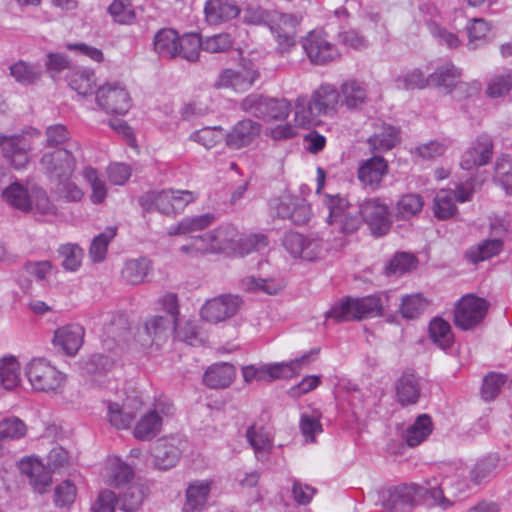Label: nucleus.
<instances>
[{"instance_id": "nucleus-17", "label": "nucleus", "mask_w": 512, "mask_h": 512, "mask_svg": "<svg viewBox=\"0 0 512 512\" xmlns=\"http://www.w3.org/2000/svg\"><path fill=\"white\" fill-rule=\"evenodd\" d=\"M302 47L309 60L314 64H326L339 57L336 46L330 43L321 31H311L303 39Z\"/></svg>"}, {"instance_id": "nucleus-45", "label": "nucleus", "mask_w": 512, "mask_h": 512, "mask_svg": "<svg viewBox=\"0 0 512 512\" xmlns=\"http://www.w3.org/2000/svg\"><path fill=\"white\" fill-rule=\"evenodd\" d=\"M116 228L108 227L104 232L94 237L89 248V256L94 263H100L105 260L108 245L116 236Z\"/></svg>"}, {"instance_id": "nucleus-26", "label": "nucleus", "mask_w": 512, "mask_h": 512, "mask_svg": "<svg viewBox=\"0 0 512 512\" xmlns=\"http://www.w3.org/2000/svg\"><path fill=\"white\" fill-rule=\"evenodd\" d=\"M84 329L78 324L63 326L55 331L53 342L67 355L73 356L83 344Z\"/></svg>"}, {"instance_id": "nucleus-64", "label": "nucleus", "mask_w": 512, "mask_h": 512, "mask_svg": "<svg viewBox=\"0 0 512 512\" xmlns=\"http://www.w3.org/2000/svg\"><path fill=\"white\" fill-rule=\"evenodd\" d=\"M25 423L16 417L6 418L0 422V440L18 439L26 434Z\"/></svg>"}, {"instance_id": "nucleus-48", "label": "nucleus", "mask_w": 512, "mask_h": 512, "mask_svg": "<svg viewBox=\"0 0 512 512\" xmlns=\"http://www.w3.org/2000/svg\"><path fill=\"white\" fill-rule=\"evenodd\" d=\"M417 259L413 254L400 252L389 261L385 267L387 276H401L416 268Z\"/></svg>"}, {"instance_id": "nucleus-20", "label": "nucleus", "mask_w": 512, "mask_h": 512, "mask_svg": "<svg viewBox=\"0 0 512 512\" xmlns=\"http://www.w3.org/2000/svg\"><path fill=\"white\" fill-rule=\"evenodd\" d=\"M493 156V141L487 134L479 135L464 152L460 165L464 170L487 165Z\"/></svg>"}, {"instance_id": "nucleus-8", "label": "nucleus", "mask_w": 512, "mask_h": 512, "mask_svg": "<svg viewBox=\"0 0 512 512\" xmlns=\"http://www.w3.org/2000/svg\"><path fill=\"white\" fill-rule=\"evenodd\" d=\"M25 375L33 389L39 392H56L65 381L64 375L44 358L29 361Z\"/></svg>"}, {"instance_id": "nucleus-4", "label": "nucleus", "mask_w": 512, "mask_h": 512, "mask_svg": "<svg viewBox=\"0 0 512 512\" xmlns=\"http://www.w3.org/2000/svg\"><path fill=\"white\" fill-rule=\"evenodd\" d=\"M324 204L329 211L327 223L343 234L353 233L361 224L359 207L353 206L345 198L337 195L326 194Z\"/></svg>"}, {"instance_id": "nucleus-52", "label": "nucleus", "mask_w": 512, "mask_h": 512, "mask_svg": "<svg viewBox=\"0 0 512 512\" xmlns=\"http://www.w3.org/2000/svg\"><path fill=\"white\" fill-rule=\"evenodd\" d=\"M144 498V487L139 484H132L121 494L118 504L124 512H134L142 505Z\"/></svg>"}, {"instance_id": "nucleus-27", "label": "nucleus", "mask_w": 512, "mask_h": 512, "mask_svg": "<svg viewBox=\"0 0 512 512\" xmlns=\"http://www.w3.org/2000/svg\"><path fill=\"white\" fill-rule=\"evenodd\" d=\"M240 11L234 0H207L204 7L206 20L214 25L236 18Z\"/></svg>"}, {"instance_id": "nucleus-56", "label": "nucleus", "mask_w": 512, "mask_h": 512, "mask_svg": "<svg viewBox=\"0 0 512 512\" xmlns=\"http://www.w3.org/2000/svg\"><path fill=\"white\" fill-rule=\"evenodd\" d=\"M423 205V198L419 194L403 195L396 204L397 215L402 219H409L420 213Z\"/></svg>"}, {"instance_id": "nucleus-9", "label": "nucleus", "mask_w": 512, "mask_h": 512, "mask_svg": "<svg viewBox=\"0 0 512 512\" xmlns=\"http://www.w3.org/2000/svg\"><path fill=\"white\" fill-rule=\"evenodd\" d=\"M427 487L417 484H402L387 490L382 496V504L389 512L409 511L420 499L429 505Z\"/></svg>"}, {"instance_id": "nucleus-34", "label": "nucleus", "mask_w": 512, "mask_h": 512, "mask_svg": "<svg viewBox=\"0 0 512 512\" xmlns=\"http://www.w3.org/2000/svg\"><path fill=\"white\" fill-rule=\"evenodd\" d=\"M152 270L151 261L147 258L130 259L125 262L122 270V279L130 285H139Z\"/></svg>"}, {"instance_id": "nucleus-55", "label": "nucleus", "mask_w": 512, "mask_h": 512, "mask_svg": "<svg viewBox=\"0 0 512 512\" xmlns=\"http://www.w3.org/2000/svg\"><path fill=\"white\" fill-rule=\"evenodd\" d=\"M494 181L507 194L512 195V164L508 155H502L495 163Z\"/></svg>"}, {"instance_id": "nucleus-36", "label": "nucleus", "mask_w": 512, "mask_h": 512, "mask_svg": "<svg viewBox=\"0 0 512 512\" xmlns=\"http://www.w3.org/2000/svg\"><path fill=\"white\" fill-rule=\"evenodd\" d=\"M433 424L431 417L427 414L418 416L415 422L407 428L404 434L405 441L409 447H416L425 441L432 433Z\"/></svg>"}, {"instance_id": "nucleus-54", "label": "nucleus", "mask_w": 512, "mask_h": 512, "mask_svg": "<svg viewBox=\"0 0 512 512\" xmlns=\"http://www.w3.org/2000/svg\"><path fill=\"white\" fill-rule=\"evenodd\" d=\"M0 382L5 389H13L20 382V365L16 358H4L0 362Z\"/></svg>"}, {"instance_id": "nucleus-32", "label": "nucleus", "mask_w": 512, "mask_h": 512, "mask_svg": "<svg viewBox=\"0 0 512 512\" xmlns=\"http://www.w3.org/2000/svg\"><path fill=\"white\" fill-rule=\"evenodd\" d=\"M21 471L29 477L30 484L34 490L43 494L47 487L51 484V475L45 470L43 465L38 461H22L20 464Z\"/></svg>"}, {"instance_id": "nucleus-6", "label": "nucleus", "mask_w": 512, "mask_h": 512, "mask_svg": "<svg viewBox=\"0 0 512 512\" xmlns=\"http://www.w3.org/2000/svg\"><path fill=\"white\" fill-rule=\"evenodd\" d=\"M174 411V405L168 399L156 400L136 422L133 436L140 441L152 440L161 432L164 419L173 416Z\"/></svg>"}, {"instance_id": "nucleus-49", "label": "nucleus", "mask_w": 512, "mask_h": 512, "mask_svg": "<svg viewBox=\"0 0 512 512\" xmlns=\"http://www.w3.org/2000/svg\"><path fill=\"white\" fill-rule=\"evenodd\" d=\"M70 87L79 95L86 96L92 94L95 88L94 73L87 70H75L68 76Z\"/></svg>"}, {"instance_id": "nucleus-61", "label": "nucleus", "mask_w": 512, "mask_h": 512, "mask_svg": "<svg viewBox=\"0 0 512 512\" xmlns=\"http://www.w3.org/2000/svg\"><path fill=\"white\" fill-rule=\"evenodd\" d=\"M59 254L63 258L62 266L65 270L76 271L82 261L83 250L76 244H65L59 248Z\"/></svg>"}, {"instance_id": "nucleus-31", "label": "nucleus", "mask_w": 512, "mask_h": 512, "mask_svg": "<svg viewBox=\"0 0 512 512\" xmlns=\"http://www.w3.org/2000/svg\"><path fill=\"white\" fill-rule=\"evenodd\" d=\"M235 377V368L228 363L215 364L209 367L203 377L204 383L213 389L228 387Z\"/></svg>"}, {"instance_id": "nucleus-29", "label": "nucleus", "mask_w": 512, "mask_h": 512, "mask_svg": "<svg viewBox=\"0 0 512 512\" xmlns=\"http://www.w3.org/2000/svg\"><path fill=\"white\" fill-rule=\"evenodd\" d=\"M211 491L210 481H195L186 490V501L182 512H202Z\"/></svg>"}, {"instance_id": "nucleus-22", "label": "nucleus", "mask_w": 512, "mask_h": 512, "mask_svg": "<svg viewBox=\"0 0 512 512\" xmlns=\"http://www.w3.org/2000/svg\"><path fill=\"white\" fill-rule=\"evenodd\" d=\"M461 71L451 63H446L439 67L429 76L430 82L437 86L452 87L459 85L460 89L467 91L468 95H472L480 91L481 84L478 81L472 83L459 82Z\"/></svg>"}, {"instance_id": "nucleus-51", "label": "nucleus", "mask_w": 512, "mask_h": 512, "mask_svg": "<svg viewBox=\"0 0 512 512\" xmlns=\"http://www.w3.org/2000/svg\"><path fill=\"white\" fill-rule=\"evenodd\" d=\"M427 306L428 302L421 294L406 295L401 300L399 312L403 318L416 319Z\"/></svg>"}, {"instance_id": "nucleus-53", "label": "nucleus", "mask_w": 512, "mask_h": 512, "mask_svg": "<svg viewBox=\"0 0 512 512\" xmlns=\"http://www.w3.org/2000/svg\"><path fill=\"white\" fill-rule=\"evenodd\" d=\"M341 93L344 97V103L349 109L358 108L367 98L365 88L355 80L343 83L341 86Z\"/></svg>"}, {"instance_id": "nucleus-14", "label": "nucleus", "mask_w": 512, "mask_h": 512, "mask_svg": "<svg viewBox=\"0 0 512 512\" xmlns=\"http://www.w3.org/2000/svg\"><path fill=\"white\" fill-rule=\"evenodd\" d=\"M186 444V441L179 436L158 439L151 450L154 467L159 470H168L174 467L186 448Z\"/></svg>"}, {"instance_id": "nucleus-39", "label": "nucleus", "mask_w": 512, "mask_h": 512, "mask_svg": "<svg viewBox=\"0 0 512 512\" xmlns=\"http://www.w3.org/2000/svg\"><path fill=\"white\" fill-rule=\"evenodd\" d=\"M285 287L281 280L276 279H263L254 276H248L241 280V288L250 293H265L274 295L280 292Z\"/></svg>"}, {"instance_id": "nucleus-1", "label": "nucleus", "mask_w": 512, "mask_h": 512, "mask_svg": "<svg viewBox=\"0 0 512 512\" xmlns=\"http://www.w3.org/2000/svg\"><path fill=\"white\" fill-rule=\"evenodd\" d=\"M340 101V93L329 84L321 85L310 99L298 97L295 105V122L298 126L306 127L316 122L322 115L335 113Z\"/></svg>"}, {"instance_id": "nucleus-58", "label": "nucleus", "mask_w": 512, "mask_h": 512, "mask_svg": "<svg viewBox=\"0 0 512 512\" xmlns=\"http://www.w3.org/2000/svg\"><path fill=\"white\" fill-rule=\"evenodd\" d=\"M265 110L262 119L283 120L288 117L291 105L286 99H275L266 97Z\"/></svg>"}, {"instance_id": "nucleus-33", "label": "nucleus", "mask_w": 512, "mask_h": 512, "mask_svg": "<svg viewBox=\"0 0 512 512\" xmlns=\"http://www.w3.org/2000/svg\"><path fill=\"white\" fill-rule=\"evenodd\" d=\"M214 221L215 216L212 213L185 217L177 224L170 226L167 233L170 236L189 234L209 227Z\"/></svg>"}, {"instance_id": "nucleus-18", "label": "nucleus", "mask_w": 512, "mask_h": 512, "mask_svg": "<svg viewBox=\"0 0 512 512\" xmlns=\"http://www.w3.org/2000/svg\"><path fill=\"white\" fill-rule=\"evenodd\" d=\"M312 354L313 352H309L289 362L259 365L257 366L256 381L272 382L281 378L293 377L300 372L304 364L309 362Z\"/></svg>"}, {"instance_id": "nucleus-43", "label": "nucleus", "mask_w": 512, "mask_h": 512, "mask_svg": "<svg viewBox=\"0 0 512 512\" xmlns=\"http://www.w3.org/2000/svg\"><path fill=\"white\" fill-rule=\"evenodd\" d=\"M512 90V71L496 73L487 82L486 95L489 98H501Z\"/></svg>"}, {"instance_id": "nucleus-2", "label": "nucleus", "mask_w": 512, "mask_h": 512, "mask_svg": "<svg viewBox=\"0 0 512 512\" xmlns=\"http://www.w3.org/2000/svg\"><path fill=\"white\" fill-rule=\"evenodd\" d=\"M439 486L428 483L427 497L429 506H438L448 509L454 505L457 498L465 495L470 489V479L466 477L467 470L463 466L447 465Z\"/></svg>"}, {"instance_id": "nucleus-7", "label": "nucleus", "mask_w": 512, "mask_h": 512, "mask_svg": "<svg viewBox=\"0 0 512 512\" xmlns=\"http://www.w3.org/2000/svg\"><path fill=\"white\" fill-rule=\"evenodd\" d=\"M175 319L163 315L148 316L138 328L134 341L141 349L161 346L174 333Z\"/></svg>"}, {"instance_id": "nucleus-21", "label": "nucleus", "mask_w": 512, "mask_h": 512, "mask_svg": "<svg viewBox=\"0 0 512 512\" xmlns=\"http://www.w3.org/2000/svg\"><path fill=\"white\" fill-rule=\"evenodd\" d=\"M3 157L17 170L23 169L29 162L30 141L23 135H5L0 145Z\"/></svg>"}, {"instance_id": "nucleus-60", "label": "nucleus", "mask_w": 512, "mask_h": 512, "mask_svg": "<svg viewBox=\"0 0 512 512\" xmlns=\"http://www.w3.org/2000/svg\"><path fill=\"white\" fill-rule=\"evenodd\" d=\"M83 176L89 182L92 189L91 201L94 204L102 203L107 196V189L105 182L99 178L97 170L92 167H86L83 170Z\"/></svg>"}, {"instance_id": "nucleus-5", "label": "nucleus", "mask_w": 512, "mask_h": 512, "mask_svg": "<svg viewBox=\"0 0 512 512\" xmlns=\"http://www.w3.org/2000/svg\"><path fill=\"white\" fill-rule=\"evenodd\" d=\"M258 21H265L274 35L278 49L288 52L295 46L296 27L302 21V17L296 14L280 13L278 11H262Z\"/></svg>"}, {"instance_id": "nucleus-47", "label": "nucleus", "mask_w": 512, "mask_h": 512, "mask_svg": "<svg viewBox=\"0 0 512 512\" xmlns=\"http://www.w3.org/2000/svg\"><path fill=\"white\" fill-rule=\"evenodd\" d=\"M453 190H441L434 199V215L436 218L446 220L455 215L457 207L454 203Z\"/></svg>"}, {"instance_id": "nucleus-28", "label": "nucleus", "mask_w": 512, "mask_h": 512, "mask_svg": "<svg viewBox=\"0 0 512 512\" xmlns=\"http://www.w3.org/2000/svg\"><path fill=\"white\" fill-rule=\"evenodd\" d=\"M375 131L368 138L372 152H385L391 150L400 141L399 130L394 126L382 122L374 124Z\"/></svg>"}, {"instance_id": "nucleus-38", "label": "nucleus", "mask_w": 512, "mask_h": 512, "mask_svg": "<svg viewBox=\"0 0 512 512\" xmlns=\"http://www.w3.org/2000/svg\"><path fill=\"white\" fill-rule=\"evenodd\" d=\"M2 197L8 205L20 211L28 212L31 208V196L27 188L19 182H14L6 187L2 192Z\"/></svg>"}, {"instance_id": "nucleus-11", "label": "nucleus", "mask_w": 512, "mask_h": 512, "mask_svg": "<svg viewBox=\"0 0 512 512\" xmlns=\"http://www.w3.org/2000/svg\"><path fill=\"white\" fill-rule=\"evenodd\" d=\"M40 164L45 174L59 185L70 179L73 175L76 162L67 149H58L50 153H45L40 160Z\"/></svg>"}, {"instance_id": "nucleus-23", "label": "nucleus", "mask_w": 512, "mask_h": 512, "mask_svg": "<svg viewBox=\"0 0 512 512\" xmlns=\"http://www.w3.org/2000/svg\"><path fill=\"white\" fill-rule=\"evenodd\" d=\"M388 171L387 161L382 156H373L359 166L358 179L363 185L376 190L380 187Z\"/></svg>"}, {"instance_id": "nucleus-25", "label": "nucleus", "mask_w": 512, "mask_h": 512, "mask_svg": "<svg viewBox=\"0 0 512 512\" xmlns=\"http://www.w3.org/2000/svg\"><path fill=\"white\" fill-rule=\"evenodd\" d=\"M502 469L501 459L498 454H488L479 458L469 470L470 482L481 485L495 477Z\"/></svg>"}, {"instance_id": "nucleus-10", "label": "nucleus", "mask_w": 512, "mask_h": 512, "mask_svg": "<svg viewBox=\"0 0 512 512\" xmlns=\"http://www.w3.org/2000/svg\"><path fill=\"white\" fill-rule=\"evenodd\" d=\"M489 302L474 294L464 295L457 303L454 312V324L462 330H470L485 318Z\"/></svg>"}, {"instance_id": "nucleus-35", "label": "nucleus", "mask_w": 512, "mask_h": 512, "mask_svg": "<svg viewBox=\"0 0 512 512\" xmlns=\"http://www.w3.org/2000/svg\"><path fill=\"white\" fill-rule=\"evenodd\" d=\"M178 33L170 28L159 30L153 40L154 51L163 58L177 57Z\"/></svg>"}, {"instance_id": "nucleus-42", "label": "nucleus", "mask_w": 512, "mask_h": 512, "mask_svg": "<svg viewBox=\"0 0 512 512\" xmlns=\"http://www.w3.org/2000/svg\"><path fill=\"white\" fill-rule=\"evenodd\" d=\"M429 336L433 343L443 350L450 348L453 343L451 326L440 317H435L430 321Z\"/></svg>"}, {"instance_id": "nucleus-15", "label": "nucleus", "mask_w": 512, "mask_h": 512, "mask_svg": "<svg viewBox=\"0 0 512 512\" xmlns=\"http://www.w3.org/2000/svg\"><path fill=\"white\" fill-rule=\"evenodd\" d=\"M97 104L107 113L125 114L131 107V98L119 82L106 83L96 92Z\"/></svg>"}, {"instance_id": "nucleus-19", "label": "nucleus", "mask_w": 512, "mask_h": 512, "mask_svg": "<svg viewBox=\"0 0 512 512\" xmlns=\"http://www.w3.org/2000/svg\"><path fill=\"white\" fill-rule=\"evenodd\" d=\"M262 125L251 119L238 121L225 135L226 146L231 150H240L250 146L259 138Z\"/></svg>"}, {"instance_id": "nucleus-50", "label": "nucleus", "mask_w": 512, "mask_h": 512, "mask_svg": "<svg viewBox=\"0 0 512 512\" xmlns=\"http://www.w3.org/2000/svg\"><path fill=\"white\" fill-rule=\"evenodd\" d=\"M503 249V241L500 239H488L477 247L467 252V257L474 263L485 261L498 255Z\"/></svg>"}, {"instance_id": "nucleus-40", "label": "nucleus", "mask_w": 512, "mask_h": 512, "mask_svg": "<svg viewBox=\"0 0 512 512\" xmlns=\"http://www.w3.org/2000/svg\"><path fill=\"white\" fill-rule=\"evenodd\" d=\"M237 237V229L233 225L226 224L210 231L209 239L212 241L213 245L211 247L214 253H216L227 249H234Z\"/></svg>"}, {"instance_id": "nucleus-12", "label": "nucleus", "mask_w": 512, "mask_h": 512, "mask_svg": "<svg viewBox=\"0 0 512 512\" xmlns=\"http://www.w3.org/2000/svg\"><path fill=\"white\" fill-rule=\"evenodd\" d=\"M360 215L375 236L387 234L392 221L389 207L379 198H369L359 206Z\"/></svg>"}, {"instance_id": "nucleus-37", "label": "nucleus", "mask_w": 512, "mask_h": 512, "mask_svg": "<svg viewBox=\"0 0 512 512\" xmlns=\"http://www.w3.org/2000/svg\"><path fill=\"white\" fill-rule=\"evenodd\" d=\"M9 70L14 80L24 86L36 84L42 77V70L39 65L23 60L13 63Z\"/></svg>"}, {"instance_id": "nucleus-13", "label": "nucleus", "mask_w": 512, "mask_h": 512, "mask_svg": "<svg viewBox=\"0 0 512 512\" xmlns=\"http://www.w3.org/2000/svg\"><path fill=\"white\" fill-rule=\"evenodd\" d=\"M242 304L243 300L239 295L222 294L207 300L200 314L208 322L219 323L235 316Z\"/></svg>"}, {"instance_id": "nucleus-3", "label": "nucleus", "mask_w": 512, "mask_h": 512, "mask_svg": "<svg viewBox=\"0 0 512 512\" xmlns=\"http://www.w3.org/2000/svg\"><path fill=\"white\" fill-rule=\"evenodd\" d=\"M383 308L384 299L378 294L361 298L346 297L335 303L326 313V317L334 319L336 322L361 320L381 316Z\"/></svg>"}, {"instance_id": "nucleus-63", "label": "nucleus", "mask_w": 512, "mask_h": 512, "mask_svg": "<svg viewBox=\"0 0 512 512\" xmlns=\"http://www.w3.org/2000/svg\"><path fill=\"white\" fill-rule=\"evenodd\" d=\"M77 495V488L70 480L58 484L54 490V504L57 507H67L74 503Z\"/></svg>"}, {"instance_id": "nucleus-24", "label": "nucleus", "mask_w": 512, "mask_h": 512, "mask_svg": "<svg viewBox=\"0 0 512 512\" xmlns=\"http://www.w3.org/2000/svg\"><path fill=\"white\" fill-rule=\"evenodd\" d=\"M395 395L403 407L416 404L421 395L419 378L412 372H404L395 383Z\"/></svg>"}, {"instance_id": "nucleus-62", "label": "nucleus", "mask_w": 512, "mask_h": 512, "mask_svg": "<svg viewBox=\"0 0 512 512\" xmlns=\"http://www.w3.org/2000/svg\"><path fill=\"white\" fill-rule=\"evenodd\" d=\"M466 29L468 33V47L471 50L479 46L478 42L483 41L490 30L488 23L483 18L472 19Z\"/></svg>"}, {"instance_id": "nucleus-59", "label": "nucleus", "mask_w": 512, "mask_h": 512, "mask_svg": "<svg viewBox=\"0 0 512 512\" xmlns=\"http://www.w3.org/2000/svg\"><path fill=\"white\" fill-rule=\"evenodd\" d=\"M134 476L133 469L119 459H115L109 467V484L120 487L129 483Z\"/></svg>"}, {"instance_id": "nucleus-41", "label": "nucleus", "mask_w": 512, "mask_h": 512, "mask_svg": "<svg viewBox=\"0 0 512 512\" xmlns=\"http://www.w3.org/2000/svg\"><path fill=\"white\" fill-rule=\"evenodd\" d=\"M108 420L116 429H127L136 417V412L133 410L130 402L127 401L123 406L117 403H109L108 405Z\"/></svg>"}, {"instance_id": "nucleus-16", "label": "nucleus", "mask_w": 512, "mask_h": 512, "mask_svg": "<svg viewBox=\"0 0 512 512\" xmlns=\"http://www.w3.org/2000/svg\"><path fill=\"white\" fill-rule=\"evenodd\" d=\"M259 72L251 63L238 69H224L218 75L214 87L217 89H233L236 92L248 90L258 79Z\"/></svg>"}, {"instance_id": "nucleus-30", "label": "nucleus", "mask_w": 512, "mask_h": 512, "mask_svg": "<svg viewBox=\"0 0 512 512\" xmlns=\"http://www.w3.org/2000/svg\"><path fill=\"white\" fill-rule=\"evenodd\" d=\"M140 205L146 212L158 211L162 214L170 215L173 212V190L150 191L143 195Z\"/></svg>"}, {"instance_id": "nucleus-44", "label": "nucleus", "mask_w": 512, "mask_h": 512, "mask_svg": "<svg viewBox=\"0 0 512 512\" xmlns=\"http://www.w3.org/2000/svg\"><path fill=\"white\" fill-rule=\"evenodd\" d=\"M177 48V57L193 62L198 59L200 50L203 49L202 40L198 34H185L178 37Z\"/></svg>"}, {"instance_id": "nucleus-57", "label": "nucleus", "mask_w": 512, "mask_h": 512, "mask_svg": "<svg viewBox=\"0 0 512 512\" xmlns=\"http://www.w3.org/2000/svg\"><path fill=\"white\" fill-rule=\"evenodd\" d=\"M32 211L40 216H55L57 207L51 202L47 193L43 189H35L30 197Z\"/></svg>"}, {"instance_id": "nucleus-46", "label": "nucleus", "mask_w": 512, "mask_h": 512, "mask_svg": "<svg viewBox=\"0 0 512 512\" xmlns=\"http://www.w3.org/2000/svg\"><path fill=\"white\" fill-rule=\"evenodd\" d=\"M246 438L258 458L262 454L269 453L272 447L270 435L263 427L251 425L246 431Z\"/></svg>"}]
</instances>
